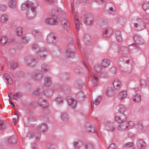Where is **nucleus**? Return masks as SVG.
<instances>
[{"label":"nucleus","mask_w":149,"mask_h":149,"mask_svg":"<svg viewBox=\"0 0 149 149\" xmlns=\"http://www.w3.org/2000/svg\"><path fill=\"white\" fill-rule=\"evenodd\" d=\"M37 6V3L28 0L22 4L21 8L22 10H26V15L27 18L29 19H32L36 15V9Z\"/></svg>","instance_id":"f257e3e1"},{"label":"nucleus","mask_w":149,"mask_h":149,"mask_svg":"<svg viewBox=\"0 0 149 149\" xmlns=\"http://www.w3.org/2000/svg\"><path fill=\"white\" fill-rule=\"evenodd\" d=\"M132 22L135 30L137 31L142 30L146 28L145 24L149 23V15L145 14L143 17L134 19Z\"/></svg>","instance_id":"f03ea898"},{"label":"nucleus","mask_w":149,"mask_h":149,"mask_svg":"<svg viewBox=\"0 0 149 149\" xmlns=\"http://www.w3.org/2000/svg\"><path fill=\"white\" fill-rule=\"evenodd\" d=\"M31 48L37 53L36 57L38 60L43 61L45 59L48 54V52L45 48H40L38 44H35L33 45Z\"/></svg>","instance_id":"7ed1b4c3"},{"label":"nucleus","mask_w":149,"mask_h":149,"mask_svg":"<svg viewBox=\"0 0 149 149\" xmlns=\"http://www.w3.org/2000/svg\"><path fill=\"white\" fill-rule=\"evenodd\" d=\"M120 52L122 54V56L121 57L120 59V61L123 63L124 66L128 67V65L130 66V60L129 58L125 56L128 55L129 52V49L128 48L124 46L121 47L120 49Z\"/></svg>","instance_id":"20e7f679"},{"label":"nucleus","mask_w":149,"mask_h":149,"mask_svg":"<svg viewBox=\"0 0 149 149\" xmlns=\"http://www.w3.org/2000/svg\"><path fill=\"white\" fill-rule=\"evenodd\" d=\"M76 49L74 45L72 43H70L66 50L65 55L69 58H73L74 57V53Z\"/></svg>","instance_id":"39448f33"},{"label":"nucleus","mask_w":149,"mask_h":149,"mask_svg":"<svg viewBox=\"0 0 149 149\" xmlns=\"http://www.w3.org/2000/svg\"><path fill=\"white\" fill-rule=\"evenodd\" d=\"M80 21L81 22L87 25H91L93 21V17L90 14L84 15L81 17Z\"/></svg>","instance_id":"423d86ee"},{"label":"nucleus","mask_w":149,"mask_h":149,"mask_svg":"<svg viewBox=\"0 0 149 149\" xmlns=\"http://www.w3.org/2000/svg\"><path fill=\"white\" fill-rule=\"evenodd\" d=\"M58 18L56 16L48 18L45 19V23L51 25H56L58 23Z\"/></svg>","instance_id":"0eeeda50"},{"label":"nucleus","mask_w":149,"mask_h":149,"mask_svg":"<svg viewBox=\"0 0 149 149\" xmlns=\"http://www.w3.org/2000/svg\"><path fill=\"white\" fill-rule=\"evenodd\" d=\"M25 62L31 67H34L37 63L36 61L31 56H29L26 57L25 60Z\"/></svg>","instance_id":"6e6552de"},{"label":"nucleus","mask_w":149,"mask_h":149,"mask_svg":"<svg viewBox=\"0 0 149 149\" xmlns=\"http://www.w3.org/2000/svg\"><path fill=\"white\" fill-rule=\"evenodd\" d=\"M43 76V74L40 71H36L33 73L31 75L32 79L36 81L40 80Z\"/></svg>","instance_id":"1a4fd4ad"},{"label":"nucleus","mask_w":149,"mask_h":149,"mask_svg":"<svg viewBox=\"0 0 149 149\" xmlns=\"http://www.w3.org/2000/svg\"><path fill=\"white\" fill-rule=\"evenodd\" d=\"M127 116L125 114H120L115 117V121L119 123H124L127 119Z\"/></svg>","instance_id":"9d476101"},{"label":"nucleus","mask_w":149,"mask_h":149,"mask_svg":"<svg viewBox=\"0 0 149 149\" xmlns=\"http://www.w3.org/2000/svg\"><path fill=\"white\" fill-rule=\"evenodd\" d=\"M98 23L102 27H105L107 25V21L106 17L102 16L100 17L97 19Z\"/></svg>","instance_id":"9b49d317"},{"label":"nucleus","mask_w":149,"mask_h":149,"mask_svg":"<svg viewBox=\"0 0 149 149\" xmlns=\"http://www.w3.org/2000/svg\"><path fill=\"white\" fill-rule=\"evenodd\" d=\"M136 145L137 148L139 149H144L146 146V143L142 139H138Z\"/></svg>","instance_id":"f8f14e48"},{"label":"nucleus","mask_w":149,"mask_h":149,"mask_svg":"<svg viewBox=\"0 0 149 149\" xmlns=\"http://www.w3.org/2000/svg\"><path fill=\"white\" fill-rule=\"evenodd\" d=\"M44 91V88L42 86L38 87L36 90L32 92V94L35 95H38L42 94Z\"/></svg>","instance_id":"ddd939ff"},{"label":"nucleus","mask_w":149,"mask_h":149,"mask_svg":"<svg viewBox=\"0 0 149 149\" xmlns=\"http://www.w3.org/2000/svg\"><path fill=\"white\" fill-rule=\"evenodd\" d=\"M67 101L71 109H75L77 106V102L75 100L72 98H69L67 99Z\"/></svg>","instance_id":"4468645a"},{"label":"nucleus","mask_w":149,"mask_h":149,"mask_svg":"<svg viewBox=\"0 0 149 149\" xmlns=\"http://www.w3.org/2000/svg\"><path fill=\"white\" fill-rule=\"evenodd\" d=\"M62 24L63 28L67 31L70 30V24L68 20L63 19L62 21Z\"/></svg>","instance_id":"2eb2a0df"},{"label":"nucleus","mask_w":149,"mask_h":149,"mask_svg":"<svg viewBox=\"0 0 149 149\" xmlns=\"http://www.w3.org/2000/svg\"><path fill=\"white\" fill-rule=\"evenodd\" d=\"M134 40L139 45H142L144 44V41L142 38L139 35L135 34L134 36Z\"/></svg>","instance_id":"dca6fc26"},{"label":"nucleus","mask_w":149,"mask_h":149,"mask_svg":"<svg viewBox=\"0 0 149 149\" xmlns=\"http://www.w3.org/2000/svg\"><path fill=\"white\" fill-rule=\"evenodd\" d=\"M92 82L93 85L96 86L99 84L98 76L96 73H93L92 74Z\"/></svg>","instance_id":"f3484780"},{"label":"nucleus","mask_w":149,"mask_h":149,"mask_svg":"<svg viewBox=\"0 0 149 149\" xmlns=\"http://www.w3.org/2000/svg\"><path fill=\"white\" fill-rule=\"evenodd\" d=\"M106 129L108 131H113L115 130V127L113 123L108 122L106 125Z\"/></svg>","instance_id":"a211bd4d"},{"label":"nucleus","mask_w":149,"mask_h":149,"mask_svg":"<svg viewBox=\"0 0 149 149\" xmlns=\"http://www.w3.org/2000/svg\"><path fill=\"white\" fill-rule=\"evenodd\" d=\"M115 91L113 88L111 87H108L107 88L106 94L109 97L113 96L115 94Z\"/></svg>","instance_id":"6ab92c4d"},{"label":"nucleus","mask_w":149,"mask_h":149,"mask_svg":"<svg viewBox=\"0 0 149 149\" xmlns=\"http://www.w3.org/2000/svg\"><path fill=\"white\" fill-rule=\"evenodd\" d=\"M38 102L40 107L46 108L48 106V103L47 101L42 99H40L38 100Z\"/></svg>","instance_id":"aec40b11"},{"label":"nucleus","mask_w":149,"mask_h":149,"mask_svg":"<svg viewBox=\"0 0 149 149\" xmlns=\"http://www.w3.org/2000/svg\"><path fill=\"white\" fill-rule=\"evenodd\" d=\"M127 96V92L125 90L121 91L118 95V98L120 100H122Z\"/></svg>","instance_id":"412c9836"},{"label":"nucleus","mask_w":149,"mask_h":149,"mask_svg":"<svg viewBox=\"0 0 149 149\" xmlns=\"http://www.w3.org/2000/svg\"><path fill=\"white\" fill-rule=\"evenodd\" d=\"M128 128V127L126 123H123L119 125L117 127L118 130L120 131H124L126 130Z\"/></svg>","instance_id":"4be33fe9"},{"label":"nucleus","mask_w":149,"mask_h":149,"mask_svg":"<svg viewBox=\"0 0 149 149\" xmlns=\"http://www.w3.org/2000/svg\"><path fill=\"white\" fill-rule=\"evenodd\" d=\"M37 129L40 131L45 132L47 131L48 127L46 124H42L38 127Z\"/></svg>","instance_id":"5701e85b"},{"label":"nucleus","mask_w":149,"mask_h":149,"mask_svg":"<svg viewBox=\"0 0 149 149\" xmlns=\"http://www.w3.org/2000/svg\"><path fill=\"white\" fill-rule=\"evenodd\" d=\"M56 39V36L52 33L49 34L47 37V40L50 42L53 43L55 42Z\"/></svg>","instance_id":"b1692460"},{"label":"nucleus","mask_w":149,"mask_h":149,"mask_svg":"<svg viewBox=\"0 0 149 149\" xmlns=\"http://www.w3.org/2000/svg\"><path fill=\"white\" fill-rule=\"evenodd\" d=\"M83 145L82 143L80 141H74L73 142L74 149H80V147Z\"/></svg>","instance_id":"393cba45"},{"label":"nucleus","mask_w":149,"mask_h":149,"mask_svg":"<svg viewBox=\"0 0 149 149\" xmlns=\"http://www.w3.org/2000/svg\"><path fill=\"white\" fill-rule=\"evenodd\" d=\"M113 85L115 89L118 90L121 86L120 82L118 79H116L113 82Z\"/></svg>","instance_id":"a878e982"},{"label":"nucleus","mask_w":149,"mask_h":149,"mask_svg":"<svg viewBox=\"0 0 149 149\" xmlns=\"http://www.w3.org/2000/svg\"><path fill=\"white\" fill-rule=\"evenodd\" d=\"M41 71L45 73L49 72V66L46 64H43L41 65Z\"/></svg>","instance_id":"bb28decb"},{"label":"nucleus","mask_w":149,"mask_h":149,"mask_svg":"<svg viewBox=\"0 0 149 149\" xmlns=\"http://www.w3.org/2000/svg\"><path fill=\"white\" fill-rule=\"evenodd\" d=\"M112 33V30L111 29H107L104 30L103 33V36L108 38L110 36Z\"/></svg>","instance_id":"cd10ccee"},{"label":"nucleus","mask_w":149,"mask_h":149,"mask_svg":"<svg viewBox=\"0 0 149 149\" xmlns=\"http://www.w3.org/2000/svg\"><path fill=\"white\" fill-rule=\"evenodd\" d=\"M10 94L13 96V99L16 100H18L22 96V94L20 92L15 93L14 94H13V93H10Z\"/></svg>","instance_id":"c85d7f7f"},{"label":"nucleus","mask_w":149,"mask_h":149,"mask_svg":"<svg viewBox=\"0 0 149 149\" xmlns=\"http://www.w3.org/2000/svg\"><path fill=\"white\" fill-rule=\"evenodd\" d=\"M117 110L119 111L120 114H124V112L127 109L126 108L123 104H120L117 106L116 107Z\"/></svg>","instance_id":"c756f323"},{"label":"nucleus","mask_w":149,"mask_h":149,"mask_svg":"<svg viewBox=\"0 0 149 149\" xmlns=\"http://www.w3.org/2000/svg\"><path fill=\"white\" fill-rule=\"evenodd\" d=\"M3 77L4 79L7 81L8 83L10 85L13 83V82L11 79L10 77V75L8 73H5L3 74Z\"/></svg>","instance_id":"7c9ffc66"},{"label":"nucleus","mask_w":149,"mask_h":149,"mask_svg":"<svg viewBox=\"0 0 149 149\" xmlns=\"http://www.w3.org/2000/svg\"><path fill=\"white\" fill-rule=\"evenodd\" d=\"M17 139L15 136L10 137L8 139V142L11 144H16L17 142Z\"/></svg>","instance_id":"2f4dec72"},{"label":"nucleus","mask_w":149,"mask_h":149,"mask_svg":"<svg viewBox=\"0 0 149 149\" xmlns=\"http://www.w3.org/2000/svg\"><path fill=\"white\" fill-rule=\"evenodd\" d=\"M133 100L135 102H139L141 100V95L139 93L134 95L132 98Z\"/></svg>","instance_id":"473e14b6"},{"label":"nucleus","mask_w":149,"mask_h":149,"mask_svg":"<svg viewBox=\"0 0 149 149\" xmlns=\"http://www.w3.org/2000/svg\"><path fill=\"white\" fill-rule=\"evenodd\" d=\"M101 64L103 68H107L109 65L110 62L108 60L105 59L102 60Z\"/></svg>","instance_id":"72a5a7b5"},{"label":"nucleus","mask_w":149,"mask_h":149,"mask_svg":"<svg viewBox=\"0 0 149 149\" xmlns=\"http://www.w3.org/2000/svg\"><path fill=\"white\" fill-rule=\"evenodd\" d=\"M80 0H73V4H71V6L72 7V11L73 13L74 12V7L77 6L80 3Z\"/></svg>","instance_id":"f704fd0d"},{"label":"nucleus","mask_w":149,"mask_h":149,"mask_svg":"<svg viewBox=\"0 0 149 149\" xmlns=\"http://www.w3.org/2000/svg\"><path fill=\"white\" fill-rule=\"evenodd\" d=\"M138 128L139 129L143 132H144L146 130V127L141 122H138L137 123Z\"/></svg>","instance_id":"c9c22d12"},{"label":"nucleus","mask_w":149,"mask_h":149,"mask_svg":"<svg viewBox=\"0 0 149 149\" xmlns=\"http://www.w3.org/2000/svg\"><path fill=\"white\" fill-rule=\"evenodd\" d=\"M61 119L64 122H66L68 120V116L66 113H61Z\"/></svg>","instance_id":"e433bc0d"},{"label":"nucleus","mask_w":149,"mask_h":149,"mask_svg":"<svg viewBox=\"0 0 149 149\" xmlns=\"http://www.w3.org/2000/svg\"><path fill=\"white\" fill-rule=\"evenodd\" d=\"M86 127V129L88 131L93 133L95 132V129L94 126L90 125L88 124H87Z\"/></svg>","instance_id":"4c0bfd02"},{"label":"nucleus","mask_w":149,"mask_h":149,"mask_svg":"<svg viewBox=\"0 0 149 149\" xmlns=\"http://www.w3.org/2000/svg\"><path fill=\"white\" fill-rule=\"evenodd\" d=\"M74 23L75 25V27L76 29H79L80 27V23L79 22L78 16L76 15L74 17Z\"/></svg>","instance_id":"58836bf2"},{"label":"nucleus","mask_w":149,"mask_h":149,"mask_svg":"<svg viewBox=\"0 0 149 149\" xmlns=\"http://www.w3.org/2000/svg\"><path fill=\"white\" fill-rule=\"evenodd\" d=\"M52 11L57 15L61 14L63 13L60 8L56 7H54L52 9Z\"/></svg>","instance_id":"ea45409f"},{"label":"nucleus","mask_w":149,"mask_h":149,"mask_svg":"<svg viewBox=\"0 0 149 149\" xmlns=\"http://www.w3.org/2000/svg\"><path fill=\"white\" fill-rule=\"evenodd\" d=\"M51 80L50 78L46 77L45 79L44 85L48 87L51 84Z\"/></svg>","instance_id":"a19ab883"},{"label":"nucleus","mask_w":149,"mask_h":149,"mask_svg":"<svg viewBox=\"0 0 149 149\" xmlns=\"http://www.w3.org/2000/svg\"><path fill=\"white\" fill-rule=\"evenodd\" d=\"M8 38L5 36H3L2 37L1 39V45L3 46L7 43Z\"/></svg>","instance_id":"79ce46f5"},{"label":"nucleus","mask_w":149,"mask_h":149,"mask_svg":"<svg viewBox=\"0 0 149 149\" xmlns=\"http://www.w3.org/2000/svg\"><path fill=\"white\" fill-rule=\"evenodd\" d=\"M61 88L62 90L65 93L68 94L70 92V89L68 86H63L62 87H61Z\"/></svg>","instance_id":"37998d69"},{"label":"nucleus","mask_w":149,"mask_h":149,"mask_svg":"<svg viewBox=\"0 0 149 149\" xmlns=\"http://www.w3.org/2000/svg\"><path fill=\"white\" fill-rule=\"evenodd\" d=\"M8 6L11 8H15L16 7V3L15 1L14 0H10L8 4Z\"/></svg>","instance_id":"c03bdc74"},{"label":"nucleus","mask_w":149,"mask_h":149,"mask_svg":"<svg viewBox=\"0 0 149 149\" xmlns=\"http://www.w3.org/2000/svg\"><path fill=\"white\" fill-rule=\"evenodd\" d=\"M33 33L36 38H40L41 37V33L38 30H34L33 31Z\"/></svg>","instance_id":"a18cd8bd"},{"label":"nucleus","mask_w":149,"mask_h":149,"mask_svg":"<svg viewBox=\"0 0 149 149\" xmlns=\"http://www.w3.org/2000/svg\"><path fill=\"white\" fill-rule=\"evenodd\" d=\"M76 85L77 88L80 89L82 87L84 86V84L80 80H79L76 82Z\"/></svg>","instance_id":"49530a36"},{"label":"nucleus","mask_w":149,"mask_h":149,"mask_svg":"<svg viewBox=\"0 0 149 149\" xmlns=\"http://www.w3.org/2000/svg\"><path fill=\"white\" fill-rule=\"evenodd\" d=\"M8 17L7 15H3L1 17V21L2 23H5L8 20Z\"/></svg>","instance_id":"de8ad7c7"},{"label":"nucleus","mask_w":149,"mask_h":149,"mask_svg":"<svg viewBox=\"0 0 149 149\" xmlns=\"http://www.w3.org/2000/svg\"><path fill=\"white\" fill-rule=\"evenodd\" d=\"M77 96L80 100H84V98L85 97V95L82 91L79 92L77 95Z\"/></svg>","instance_id":"09e8293b"},{"label":"nucleus","mask_w":149,"mask_h":149,"mask_svg":"<svg viewBox=\"0 0 149 149\" xmlns=\"http://www.w3.org/2000/svg\"><path fill=\"white\" fill-rule=\"evenodd\" d=\"M55 102L57 104H62L63 102V98L62 97H58L55 99Z\"/></svg>","instance_id":"8fccbe9b"},{"label":"nucleus","mask_w":149,"mask_h":149,"mask_svg":"<svg viewBox=\"0 0 149 149\" xmlns=\"http://www.w3.org/2000/svg\"><path fill=\"white\" fill-rule=\"evenodd\" d=\"M126 124L128 127V128L132 129L134 125V123L133 121H130L126 123Z\"/></svg>","instance_id":"3c124183"},{"label":"nucleus","mask_w":149,"mask_h":149,"mask_svg":"<svg viewBox=\"0 0 149 149\" xmlns=\"http://www.w3.org/2000/svg\"><path fill=\"white\" fill-rule=\"evenodd\" d=\"M134 143L132 142H128L124 144V146L125 148H129L134 146Z\"/></svg>","instance_id":"603ef678"},{"label":"nucleus","mask_w":149,"mask_h":149,"mask_svg":"<svg viewBox=\"0 0 149 149\" xmlns=\"http://www.w3.org/2000/svg\"><path fill=\"white\" fill-rule=\"evenodd\" d=\"M146 83L144 79H141L140 81V86L141 88H144L146 86Z\"/></svg>","instance_id":"864d4df0"},{"label":"nucleus","mask_w":149,"mask_h":149,"mask_svg":"<svg viewBox=\"0 0 149 149\" xmlns=\"http://www.w3.org/2000/svg\"><path fill=\"white\" fill-rule=\"evenodd\" d=\"M143 8L144 10H146L149 9V1L145 2L143 5Z\"/></svg>","instance_id":"5fc2aeb1"},{"label":"nucleus","mask_w":149,"mask_h":149,"mask_svg":"<svg viewBox=\"0 0 149 149\" xmlns=\"http://www.w3.org/2000/svg\"><path fill=\"white\" fill-rule=\"evenodd\" d=\"M85 149H94L93 145L89 143H86L85 146Z\"/></svg>","instance_id":"6e6d98bb"},{"label":"nucleus","mask_w":149,"mask_h":149,"mask_svg":"<svg viewBox=\"0 0 149 149\" xmlns=\"http://www.w3.org/2000/svg\"><path fill=\"white\" fill-rule=\"evenodd\" d=\"M101 100L100 96L98 97L97 98L93 101V104L97 105L100 103Z\"/></svg>","instance_id":"4d7b16f0"},{"label":"nucleus","mask_w":149,"mask_h":149,"mask_svg":"<svg viewBox=\"0 0 149 149\" xmlns=\"http://www.w3.org/2000/svg\"><path fill=\"white\" fill-rule=\"evenodd\" d=\"M126 22V20L124 18H120L119 23L123 26L125 25Z\"/></svg>","instance_id":"13d9d810"},{"label":"nucleus","mask_w":149,"mask_h":149,"mask_svg":"<svg viewBox=\"0 0 149 149\" xmlns=\"http://www.w3.org/2000/svg\"><path fill=\"white\" fill-rule=\"evenodd\" d=\"M17 33L18 36H20L22 35V29L21 27H18L17 29Z\"/></svg>","instance_id":"bf43d9fd"},{"label":"nucleus","mask_w":149,"mask_h":149,"mask_svg":"<svg viewBox=\"0 0 149 149\" xmlns=\"http://www.w3.org/2000/svg\"><path fill=\"white\" fill-rule=\"evenodd\" d=\"M7 8V6L4 4H1L0 5V10L1 11H4L6 10Z\"/></svg>","instance_id":"052dcab7"},{"label":"nucleus","mask_w":149,"mask_h":149,"mask_svg":"<svg viewBox=\"0 0 149 149\" xmlns=\"http://www.w3.org/2000/svg\"><path fill=\"white\" fill-rule=\"evenodd\" d=\"M6 125L3 120H0V130H3L6 127Z\"/></svg>","instance_id":"680f3d73"},{"label":"nucleus","mask_w":149,"mask_h":149,"mask_svg":"<svg viewBox=\"0 0 149 149\" xmlns=\"http://www.w3.org/2000/svg\"><path fill=\"white\" fill-rule=\"evenodd\" d=\"M54 146V145L48 143L46 146V148L47 149H53Z\"/></svg>","instance_id":"e2e57ef3"},{"label":"nucleus","mask_w":149,"mask_h":149,"mask_svg":"<svg viewBox=\"0 0 149 149\" xmlns=\"http://www.w3.org/2000/svg\"><path fill=\"white\" fill-rule=\"evenodd\" d=\"M82 69L80 67H76L75 69V72L77 73H80L82 71Z\"/></svg>","instance_id":"0e129e2a"},{"label":"nucleus","mask_w":149,"mask_h":149,"mask_svg":"<svg viewBox=\"0 0 149 149\" xmlns=\"http://www.w3.org/2000/svg\"><path fill=\"white\" fill-rule=\"evenodd\" d=\"M108 149H117V147L114 143L111 144Z\"/></svg>","instance_id":"69168bd1"},{"label":"nucleus","mask_w":149,"mask_h":149,"mask_svg":"<svg viewBox=\"0 0 149 149\" xmlns=\"http://www.w3.org/2000/svg\"><path fill=\"white\" fill-rule=\"evenodd\" d=\"M120 18L118 17H115L113 19V20L114 22L119 23Z\"/></svg>","instance_id":"338daca9"},{"label":"nucleus","mask_w":149,"mask_h":149,"mask_svg":"<svg viewBox=\"0 0 149 149\" xmlns=\"http://www.w3.org/2000/svg\"><path fill=\"white\" fill-rule=\"evenodd\" d=\"M10 64L12 68L13 69H15L17 67V63L13 61L11 62Z\"/></svg>","instance_id":"774afa93"}]
</instances>
